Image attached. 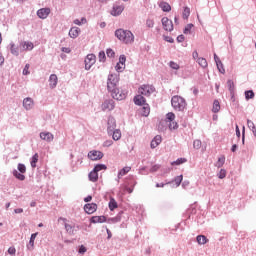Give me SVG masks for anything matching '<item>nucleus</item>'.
I'll return each instance as SVG.
<instances>
[{
	"label": "nucleus",
	"instance_id": "nucleus-1",
	"mask_svg": "<svg viewBox=\"0 0 256 256\" xmlns=\"http://www.w3.org/2000/svg\"><path fill=\"white\" fill-rule=\"evenodd\" d=\"M119 75L109 74L107 79V89L111 96L116 99V101H123L127 97V90H120L119 87Z\"/></svg>",
	"mask_w": 256,
	"mask_h": 256
},
{
	"label": "nucleus",
	"instance_id": "nucleus-2",
	"mask_svg": "<svg viewBox=\"0 0 256 256\" xmlns=\"http://www.w3.org/2000/svg\"><path fill=\"white\" fill-rule=\"evenodd\" d=\"M115 37L122 43H125V45H131L135 43V35H133L131 30H124L119 28L115 31Z\"/></svg>",
	"mask_w": 256,
	"mask_h": 256
},
{
	"label": "nucleus",
	"instance_id": "nucleus-3",
	"mask_svg": "<svg viewBox=\"0 0 256 256\" xmlns=\"http://www.w3.org/2000/svg\"><path fill=\"white\" fill-rule=\"evenodd\" d=\"M171 105L174 111H185L187 107V101L181 96H173L171 99Z\"/></svg>",
	"mask_w": 256,
	"mask_h": 256
},
{
	"label": "nucleus",
	"instance_id": "nucleus-4",
	"mask_svg": "<svg viewBox=\"0 0 256 256\" xmlns=\"http://www.w3.org/2000/svg\"><path fill=\"white\" fill-rule=\"evenodd\" d=\"M140 95H144V97H151L152 93H155V86L144 84L138 89Z\"/></svg>",
	"mask_w": 256,
	"mask_h": 256
},
{
	"label": "nucleus",
	"instance_id": "nucleus-5",
	"mask_svg": "<svg viewBox=\"0 0 256 256\" xmlns=\"http://www.w3.org/2000/svg\"><path fill=\"white\" fill-rule=\"evenodd\" d=\"M59 221L64 222V227H65L66 232L68 233V235H75L77 233V231H79V226L71 225V224L67 223L66 218L60 217Z\"/></svg>",
	"mask_w": 256,
	"mask_h": 256
},
{
	"label": "nucleus",
	"instance_id": "nucleus-6",
	"mask_svg": "<svg viewBox=\"0 0 256 256\" xmlns=\"http://www.w3.org/2000/svg\"><path fill=\"white\" fill-rule=\"evenodd\" d=\"M96 61L97 56H95V54H88L84 60L86 71H89V69L95 65Z\"/></svg>",
	"mask_w": 256,
	"mask_h": 256
},
{
	"label": "nucleus",
	"instance_id": "nucleus-7",
	"mask_svg": "<svg viewBox=\"0 0 256 256\" xmlns=\"http://www.w3.org/2000/svg\"><path fill=\"white\" fill-rule=\"evenodd\" d=\"M104 154L101 151L98 150H92L88 152V158L91 159V161H99L103 159Z\"/></svg>",
	"mask_w": 256,
	"mask_h": 256
},
{
	"label": "nucleus",
	"instance_id": "nucleus-8",
	"mask_svg": "<svg viewBox=\"0 0 256 256\" xmlns=\"http://www.w3.org/2000/svg\"><path fill=\"white\" fill-rule=\"evenodd\" d=\"M115 109V100L108 99L102 103V111H113Z\"/></svg>",
	"mask_w": 256,
	"mask_h": 256
},
{
	"label": "nucleus",
	"instance_id": "nucleus-9",
	"mask_svg": "<svg viewBox=\"0 0 256 256\" xmlns=\"http://www.w3.org/2000/svg\"><path fill=\"white\" fill-rule=\"evenodd\" d=\"M117 127V121L115 120V117L109 116L107 121V133H111L116 129Z\"/></svg>",
	"mask_w": 256,
	"mask_h": 256
},
{
	"label": "nucleus",
	"instance_id": "nucleus-10",
	"mask_svg": "<svg viewBox=\"0 0 256 256\" xmlns=\"http://www.w3.org/2000/svg\"><path fill=\"white\" fill-rule=\"evenodd\" d=\"M51 14V8H41L37 11V17L39 19H47Z\"/></svg>",
	"mask_w": 256,
	"mask_h": 256
},
{
	"label": "nucleus",
	"instance_id": "nucleus-11",
	"mask_svg": "<svg viewBox=\"0 0 256 256\" xmlns=\"http://www.w3.org/2000/svg\"><path fill=\"white\" fill-rule=\"evenodd\" d=\"M162 25H163V29H165V31H173V21L169 20V18L167 17H163L162 18Z\"/></svg>",
	"mask_w": 256,
	"mask_h": 256
},
{
	"label": "nucleus",
	"instance_id": "nucleus-12",
	"mask_svg": "<svg viewBox=\"0 0 256 256\" xmlns=\"http://www.w3.org/2000/svg\"><path fill=\"white\" fill-rule=\"evenodd\" d=\"M23 107L24 109H26V111H31V109L35 107V102L32 100L31 97L24 98Z\"/></svg>",
	"mask_w": 256,
	"mask_h": 256
},
{
	"label": "nucleus",
	"instance_id": "nucleus-13",
	"mask_svg": "<svg viewBox=\"0 0 256 256\" xmlns=\"http://www.w3.org/2000/svg\"><path fill=\"white\" fill-rule=\"evenodd\" d=\"M123 11H125L124 5H114L111 11V15H113V17H119Z\"/></svg>",
	"mask_w": 256,
	"mask_h": 256
},
{
	"label": "nucleus",
	"instance_id": "nucleus-14",
	"mask_svg": "<svg viewBox=\"0 0 256 256\" xmlns=\"http://www.w3.org/2000/svg\"><path fill=\"white\" fill-rule=\"evenodd\" d=\"M40 139H42V141H46V143H51L53 139H55V136L51 132H41Z\"/></svg>",
	"mask_w": 256,
	"mask_h": 256
},
{
	"label": "nucleus",
	"instance_id": "nucleus-15",
	"mask_svg": "<svg viewBox=\"0 0 256 256\" xmlns=\"http://www.w3.org/2000/svg\"><path fill=\"white\" fill-rule=\"evenodd\" d=\"M133 101L135 105H138V107H141L147 104V100L145 99V97H143V94L136 95Z\"/></svg>",
	"mask_w": 256,
	"mask_h": 256
},
{
	"label": "nucleus",
	"instance_id": "nucleus-16",
	"mask_svg": "<svg viewBox=\"0 0 256 256\" xmlns=\"http://www.w3.org/2000/svg\"><path fill=\"white\" fill-rule=\"evenodd\" d=\"M84 211L88 215H93V213H95V211H97V204H95V203H88V204H86L84 206Z\"/></svg>",
	"mask_w": 256,
	"mask_h": 256
},
{
	"label": "nucleus",
	"instance_id": "nucleus-17",
	"mask_svg": "<svg viewBox=\"0 0 256 256\" xmlns=\"http://www.w3.org/2000/svg\"><path fill=\"white\" fill-rule=\"evenodd\" d=\"M162 137L161 135H156L150 143L151 149H157L161 145Z\"/></svg>",
	"mask_w": 256,
	"mask_h": 256
},
{
	"label": "nucleus",
	"instance_id": "nucleus-18",
	"mask_svg": "<svg viewBox=\"0 0 256 256\" xmlns=\"http://www.w3.org/2000/svg\"><path fill=\"white\" fill-rule=\"evenodd\" d=\"M140 113H141L142 117H149V115L151 113V106H149V104H147V103L142 105Z\"/></svg>",
	"mask_w": 256,
	"mask_h": 256
},
{
	"label": "nucleus",
	"instance_id": "nucleus-19",
	"mask_svg": "<svg viewBox=\"0 0 256 256\" xmlns=\"http://www.w3.org/2000/svg\"><path fill=\"white\" fill-rule=\"evenodd\" d=\"M79 33H81V29L79 27H72L69 31V37H71V39H77L79 37Z\"/></svg>",
	"mask_w": 256,
	"mask_h": 256
},
{
	"label": "nucleus",
	"instance_id": "nucleus-20",
	"mask_svg": "<svg viewBox=\"0 0 256 256\" xmlns=\"http://www.w3.org/2000/svg\"><path fill=\"white\" fill-rule=\"evenodd\" d=\"M37 235H39V233H33L31 234L30 240H29V244L27 245V249L29 251H33V247H35V239H37Z\"/></svg>",
	"mask_w": 256,
	"mask_h": 256
},
{
	"label": "nucleus",
	"instance_id": "nucleus-21",
	"mask_svg": "<svg viewBox=\"0 0 256 256\" xmlns=\"http://www.w3.org/2000/svg\"><path fill=\"white\" fill-rule=\"evenodd\" d=\"M108 135L112 136L114 141H119V139H121V130L114 129L111 132H108Z\"/></svg>",
	"mask_w": 256,
	"mask_h": 256
},
{
	"label": "nucleus",
	"instance_id": "nucleus-22",
	"mask_svg": "<svg viewBox=\"0 0 256 256\" xmlns=\"http://www.w3.org/2000/svg\"><path fill=\"white\" fill-rule=\"evenodd\" d=\"M90 223H107V217H105V216H93L90 219Z\"/></svg>",
	"mask_w": 256,
	"mask_h": 256
},
{
	"label": "nucleus",
	"instance_id": "nucleus-23",
	"mask_svg": "<svg viewBox=\"0 0 256 256\" xmlns=\"http://www.w3.org/2000/svg\"><path fill=\"white\" fill-rule=\"evenodd\" d=\"M89 181L92 183H97L99 181V173L96 172L94 169L88 174Z\"/></svg>",
	"mask_w": 256,
	"mask_h": 256
},
{
	"label": "nucleus",
	"instance_id": "nucleus-24",
	"mask_svg": "<svg viewBox=\"0 0 256 256\" xmlns=\"http://www.w3.org/2000/svg\"><path fill=\"white\" fill-rule=\"evenodd\" d=\"M57 81H58L57 76L55 74H51L49 77L50 89H55V87H57Z\"/></svg>",
	"mask_w": 256,
	"mask_h": 256
},
{
	"label": "nucleus",
	"instance_id": "nucleus-25",
	"mask_svg": "<svg viewBox=\"0 0 256 256\" xmlns=\"http://www.w3.org/2000/svg\"><path fill=\"white\" fill-rule=\"evenodd\" d=\"M20 45L23 51H33V48L35 47L33 43L29 41L22 42Z\"/></svg>",
	"mask_w": 256,
	"mask_h": 256
},
{
	"label": "nucleus",
	"instance_id": "nucleus-26",
	"mask_svg": "<svg viewBox=\"0 0 256 256\" xmlns=\"http://www.w3.org/2000/svg\"><path fill=\"white\" fill-rule=\"evenodd\" d=\"M121 221V214H118L115 217L112 218H106V223H108L109 225H115V223H120Z\"/></svg>",
	"mask_w": 256,
	"mask_h": 256
},
{
	"label": "nucleus",
	"instance_id": "nucleus-27",
	"mask_svg": "<svg viewBox=\"0 0 256 256\" xmlns=\"http://www.w3.org/2000/svg\"><path fill=\"white\" fill-rule=\"evenodd\" d=\"M221 111V103L219 100H214L213 106H212V113H219Z\"/></svg>",
	"mask_w": 256,
	"mask_h": 256
},
{
	"label": "nucleus",
	"instance_id": "nucleus-28",
	"mask_svg": "<svg viewBox=\"0 0 256 256\" xmlns=\"http://www.w3.org/2000/svg\"><path fill=\"white\" fill-rule=\"evenodd\" d=\"M10 53L15 55V57H19V48H17L13 42L10 43Z\"/></svg>",
	"mask_w": 256,
	"mask_h": 256
},
{
	"label": "nucleus",
	"instance_id": "nucleus-29",
	"mask_svg": "<svg viewBox=\"0 0 256 256\" xmlns=\"http://www.w3.org/2000/svg\"><path fill=\"white\" fill-rule=\"evenodd\" d=\"M227 85H228V90L233 97V95H235V83L233 82V80H228Z\"/></svg>",
	"mask_w": 256,
	"mask_h": 256
},
{
	"label": "nucleus",
	"instance_id": "nucleus-30",
	"mask_svg": "<svg viewBox=\"0 0 256 256\" xmlns=\"http://www.w3.org/2000/svg\"><path fill=\"white\" fill-rule=\"evenodd\" d=\"M129 171H131V167H129V166H126V167L122 168L118 172V179H121V177H125V174L129 173Z\"/></svg>",
	"mask_w": 256,
	"mask_h": 256
},
{
	"label": "nucleus",
	"instance_id": "nucleus-31",
	"mask_svg": "<svg viewBox=\"0 0 256 256\" xmlns=\"http://www.w3.org/2000/svg\"><path fill=\"white\" fill-rule=\"evenodd\" d=\"M196 241L199 245H205L207 243V237L204 235H198Z\"/></svg>",
	"mask_w": 256,
	"mask_h": 256
},
{
	"label": "nucleus",
	"instance_id": "nucleus-32",
	"mask_svg": "<svg viewBox=\"0 0 256 256\" xmlns=\"http://www.w3.org/2000/svg\"><path fill=\"white\" fill-rule=\"evenodd\" d=\"M37 161H39V154H34L33 156H32V158H31V162H30V164H31V167L33 168V169H35V167H37Z\"/></svg>",
	"mask_w": 256,
	"mask_h": 256
},
{
	"label": "nucleus",
	"instance_id": "nucleus-33",
	"mask_svg": "<svg viewBox=\"0 0 256 256\" xmlns=\"http://www.w3.org/2000/svg\"><path fill=\"white\" fill-rule=\"evenodd\" d=\"M12 174L18 179V181H25V176L23 173L13 170Z\"/></svg>",
	"mask_w": 256,
	"mask_h": 256
},
{
	"label": "nucleus",
	"instance_id": "nucleus-34",
	"mask_svg": "<svg viewBox=\"0 0 256 256\" xmlns=\"http://www.w3.org/2000/svg\"><path fill=\"white\" fill-rule=\"evenodd\" d=\"M198 65H200V67H202V69H206V67H208V63H207V59L205 58H198L197 60Z\"/></svg>",
	"mask_w": 256,
	"mask_h": 256
},
{
	"label": "nucleus",
	"instance_id": "nucleus-35",
	"mask_svg": "<svg viewBox=\"0 0 256 256\" xmlns=\"http://www.w3.org/2000/svg\"><path fill=\"white\" fill-rule=\"evenodd\" d=\"M247 125H248V128L252 131L254 137H256L255 123H253V121H251V120H247Z\"/></svg>",
	"mask_w": 256,
	"mask_h": 256
},
{
	"label": "nucleus",
	"instance_id": "nucleus-36",
	"mask_svg": "<svg viewBox=\"0 0 256 256\" xmlns=\"http://www.w3.org/2000/svg\"><path fill=\"white\" fill-rule=\"evenodd\" d=\"M254 98H255V92H253V90H246L245 91L246 101H249V99H254Z\"/></svg>",
	"mask_w": 256,
	"mask_h": 256
},
{
	"label": "nucleus",
	"instance_id": "nucleus-37",
	"mask_svg": "<svg viewBox=\"0 0 256 256\" xmlns=\"http://www.w3.org/2000/svg\"><path fill=\"white\" fill-rule=\"evenodd\" d=\"M93 170L98 172V173H99V171H105V170H107V165L97 164L96 166H94Z\"/></svg>",
	"mask_w": 256,
	"mask_h": 256
},
{
	"label": "nucleus",
	"instance_id": "nucleus-38",
	"mask_svg": "<svg viewBox=\"0 0 256 256\" xmlns=\"http://www.w3.org/2000/svg\"><path fill=\"white\" fill-rule=\"evenodd\" d=\"M160 7L164 13H169V11H171V5L167 2L162 3Z\"/></svg>",
	"mask_w": 256,
	"mask_h": 256
},
{
	"label": "nucleus",
	"instance_id": "nucleus-39",
	"mask_svg": "<svg viewBox=\"0 0 256 256\" xmlns=\"http://www.w3.org/2000/svg\"><path fill=\"white\" fill-rule=\"evenodd\" d=\"M118 205H117V201H115L114 198L110 199L109 201V209L110 211H114V209H117Z\"/></svg>",
	"mask_w": 256,
	"mask_h": 256
},
{
	"label": "nucleus",
	"instance_id": "nucleus-40",
	"mask_svg": "<svg viewBox=\"0 0 256 256\" xmlns=\"http://www.w3.org/2000/svg\"><path fill=\"white\" fill-rule=\"evenodd\" d=\"M189 15H191V9L189 7H184L182 17L183 19H189Z\"/></svg>",
	"mask_w": 256,
	"mask_h": 256
},
{
	"label": "nucleus",
	"instance_id": "nucleus-41",
	"mask_svg": "<svg viewBox=\"0 0 256 256\" xmlns=\"http://www.w3.org/2000/svg\"><path fill=\"white\" fill-rule=\"evenodd\" d=\"M193 24H187L183 30L184 35H191V30L193 29Z\"/></svg>",
	"mask_w": 256,
	"mask_h": 256
},
{
	"label": "nucleus",
	"instance_id": "nucleus-42",
	"mask_svg": "<svg viewBox=\"0 0 256 256\" xmlns=\"http://www.w3.org/2000/svg\"><path fill=\"white\" fill-rule=\"evenodd\" d=\"M217 69L219 73H222V75H225V67L223 66V62H216Z\"/></svg>",
	"mask_w": 256,
	"mask_h": 256
},
{
	"label": "nucleus",
	"instance_id": "nucleus-43",
	"mask_svg": "<svg viewBox=\"0 0 256 256\" xmlns=\"http://www.w3.org/2000/svg\"><path fill=\"white\" fill-rule=\"evenodd\" d=\"M183 163H187L186 158H178L177 160L173 161L171 165H183Z\"/></svg>",
	"mask_w": 256,
	"mask_h": 256
},
{
	"label": "nucleus",
	"instance_id": "nucleus-44",
	"mask_svg": "<svg viewBox=\"0 0 256 256\" xmlns=\"http://www.w3.org/2000/svg\"><path fill=\"white\" fill-rule=\"evenodd\" d=\"M85 23H87V18L82 17L80 20L79 19H75L74 20V25H85Z\"/></svg>",
	"mask_w": 256,
	"mask_h": 256
},
{
	"label": "nucleus",
	"instance_id": "nucleus-45",
	"mask_svg": "<svg viewBox=\"0 0 256 256\" xmlns=\"http://www.w3.org/2000/svg\"><path fill=\"white\" fill-rule=\"evenodd\" d=\"M17 169L19 171V173H27V167L25 166V164L19 163L17 166Z\"/></svg>",
	"mask_w": 256,
	"mask_h": 256
},
{
	"label": "nucleus",
	"instance_id": "nucleus-46",
	"mask_svg": "<svg viewBox=\"0 0 256 256\" xmlns=\"http://www.w3.org/2000/svg\"><path fill=\"white\" fill-rule=\"evenodd\" d=\"M100 63H105L107 56H105V51H100L98 54Z\"/></svg>",
	"mask_w": 256,
	"mask_h": 256
},
{
	"label": "nucleus",
	"instance_id": "nucleus-47",
	"mask_svg": "<svg viewBox=\"0 0 256 256\" xmlns=\"http://www.w3.org/2000/svg\"><path fill=\"white\" fill-rule=\"evenodd\" d=\"M166 119H167V121H169V123L175 121V113H173V112H168V113L166 114Z\"/></svg>",
	"mask_w": 256,
	"mask_h": 256
},
{
	"label": "nucleus",
	"instance_id": "nucleus-48",
	"mask_svg": "<svg viewBox=\"0 0 256 256\" xmlns=\"http://www.w3.org/2000/svg\"><path fill=\"white\" fill-rule=\"evenodd\" d=\"M115 69L117 73H123V71H125V65H122L118 62L115 66Z\"/></svg>",
	"mask_w": 256,
	"mask_h": 256
},
{
	"label": "nucleus",
	"instance_id": "nucleus-49",
	"mask_svg": "<svg viewBox=\"0 0 256 256\" xmlns=\"http://www.w3.org/2000/svg\"><path fill=\"white\" fill-rule=\"evenodd\" d=\"M106 55H107V57H109V59H113V58H115V51H113V49H111V48H108L106 50Z\"/></svg>",
	"mask_w": 256,
	"mask_h": 256
},
{
	"label": "nucleus",
	"instance_id": "nucleus-50",
	"mask_svg": "<svg viewBox=\"0 0 256 256\" xmlns=\"http://www.w3.org/2000/svg\"><path fill=\"white\" fill-rule=\"evenodd\" d=\"M227 177V171L225 169H221L218 173V179H225Z\"/></svg>",
	"mask_w": 256,
	"mask_h": 256
},
{
	"label": "nucleus",
	"instance_id": "nucleus-51",
	"mask_svg": "<svg viewBox=\"0 0 256 256\" xmlns=\"http://www.w3.org/2000/svg\"><path fill=\"white\" fill-rule=\"evenodd\" d=\"M225 165V156L218 158L217 167H223Z\"/></svg>",
	"mask_w": 256,
	"mask_h": 256
},
{
	"label": "nucleus",
	"instance_id": "nucleus-52",
	"mask_svg": "<svg viewBox=\"0 0 256 256\" xmlns=\"http://www.w3.org/2000/svg\"><path fill=\"white\" fill-rule=\"evenodd\" d=\"M183 181V175H180V176H177L175 179H174V182L176 184V187H179V185H181V182Z\"/></svg>",
	"mask_w": 256,
	"mask_h": 256
},
{
	"label": "nucleus",
	"instance_id": "nucleus-53",
	"mask_svg": "<svg viewBox=\"0 0 256 256\" xmlns=\"http://www.w3.org/2000/svg\"><path fill=\"white\" fill-rule=\"evenodd\" d=\"M169 129L172 131V129H179V124H177V122H175V120H173L172 122H170L169 124Z\"/></svg>",
	"mask_w": 256,
	"mask_h": 256
},
{
	"label": "nucleus",
	"instance_id": "nucleus-54",
	"mask_svg": "<svg viewBox=\"0 0 256 256\" xmlns=\"http://www.w3.org/2000/svg\"><path fill=\"white\" fill-rule=\"evenodd\" d=\"M146 26L149 28V29H153V27L155 26V21L151 20V19H147L146 20Z\"/></svg>",
	"mask_w": 256,
	"mask_h": 256
},
{
	"label": "nucleus",
	"instance_id": "nucleus-55",
	"mask_svg": "<svg viewBox=\"0 0 256 256\" xmlns=\"http://www.w3.org/2000/svg\"><path fill=\"white\" fill-rule=\"evenodd\" d=\"M159 169H161V165H159V164L153 165L150 168V173H156V171H159Z\"/></svg>",
	"mask_w": 256,
	"mask_h": 256
},
{
	"label": "nucleus",
	"instance_id": "nucleus-56",
	"mask_svg": "<svg viewBox=\"0 0 256 256\" xmlns=\"http://www.w3.org/2000/svg\"><path fill=\"white\" fill-rule=\"evenodd\" d=\"M201 145H202L201 140H194L193 142L194 149H201Z\"/></svg>",
	"mask_w": 256,
	"mask_h": 256
},
{
	"label": "nucleus",
	"instance_id": "nucleus-57",
	"mask_svg": "<svg viewBox=\"0 0 256 256\" xmlns=\"http://www.w3.org/2000/svg\"><path fill=\"white\" fill-rule=\"evenodd\" d=\"M78 253H79L80 255H85V253H87V248H86L84 245H81V246L79 247Z\"/></svg>",
	"mask_w": 256,
	"mask_h": 256
},
{
	"label": "nucleus",
	"instance_id": "nucleus-58",
	"mask_svg": "<svg viewBox=\"0 0 256 256\" xmlns=\"http://www.w3.org/2000/svg\"><path fill=\"white\" fill-rule=\"evenodd\" d=\"M170 68L174 69L175 71L179 70V64H177L176 62L170 61Z\"/></svg>",
	"mask_w": 256,
	"mask_h": 256
},
{
	"label": "nucleus",
	"instance_id": "nucleus-59",
	"mask_svg": "<svg viewBox=\"0 0 256 256\" xmlns=\"http://www.w3.org/2000/svg\"><path fill=\"white\" fill-rule=\"evenodd\" d=\"M125 61H127V57L124 54L120 55L118 63L122 64L123 66L125 65Z\"/></svg>",
	"mask_w": 256,
	"mask_h": 256
},
{
	"label": "nucleus",
	"instance_id": "nucleus-60",
	"mask_svg": "<svg viewBox=\"0 0 256 256\" xmlns=\"http://www.w3.org/2000/svg\"><path fill=\"white\" fill-rule=\"evenodd\" d=\"M164 41H167V43H175V39L171 36H164Z\"/></svg>",
	"mask_w": 256,
	"mask_h": 256
},
{
	"label": "nucleus",
	"instance_id": "nucleus-61",
	"mask_svg": "<svg viewBox=\"0 0 256 256\" xmlns=\"http://www.w3.org/2000/svg\"><path fill=\"white\" fill-rule=\"evenodd\" d=\"M111 145H113V140H106L103 143V147H111Z\"/></svg>",
	"mask_w": 256,
	"mask_h": 256
},
{
	"label": "nucleus",
	"instance_id": "nucleus-62",
	"mask_svg": "<svg viewBox=\"0 0 256 256\" xmlns=\"http://www.w3.org/2000/svg\"><path fill=\"white\" fill-rule=\"evenodd\" d=\"M176 41L178 43H183V41H185V36L183 34L179 35L177 38H176Z\"/></svg>",
	"mask_w": 256,
	"mask_h": 256
},
{
	"label": "nucleus",
	"instance_id": "nucleus-63",
	"mask_svg": "<svg viewBox=\"0 0 256 256\" xmlns=\"http://www.w3.org/2000/svg\"><path fill=\"white\" fill-rule=\"evenodd\" d=\"M8 253L9 255H15V253H17V249H15V247H10L8 249Z\"/></svg>",
	"mask_w": 256,
	"mask_h": 256
},
{
	"label": "nucleus",
	"instance_id": "nucleus-64",
	"mask_svg": "<svg viewBox=\"0 0 256 256\" xmlns=\"http://www.w3.org/2000/svg\"><path fill=\"white\" fill-rule=\"evenodd\" d=\"M23 75H29V64H26L23 69Z\"/></svg>",
	"mask_w": 256,
	"mask_h": 256
}]
</instances>
